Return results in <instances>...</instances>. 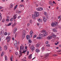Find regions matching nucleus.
Returning a JSON list of instances; mask_svg holds the SVG:
<instances>
[{"label":"nucleus","instance_id":"f257e3e1","mask_svg":"<svg viewBox=\"0 0 61 61\" xmlns=\"http://www.w3.org/2000/svg\"><path fill=\"white\" fill-rule=\"evenodd\" d=\"M52 37H53L54 38H56V36L53 33H51V36H48L47 37V39L49 40L50 39H51L52 38Z\"/></svg>","mask_w":61,"mask_h":61},{"label":"nucleus","instance_id":"f03ea898","mask_svg":"<svg viewBox=\"0 0 61 61\" xmlns=\"http://www.w3.org/2000/svg\"><path fill=\"white\" fill-rule=\"evenodd\" d=\"M58 25V23L56 21H55L54 23H52L51 24V25L52 27H55V26Z\"/></svg>","mask_w":61,"mask_h":61},{"label":"nucleus","instance_id":"7ed1b4c3","mask_svg":"<svg viewBox=\"0 0 61 61\" xmlns=\"http://www.w3.org/2000/svg\"><path fill=\"white\" fill-rule=\"evenodd\" d=\"M24 46H20V50L19 52H20V55H21L22 54V52L21 51H22H22H23L24 49Z\"/></svg>","mask_w":61,"mask_h":61},{"label":"nucleus","instance_id":"20e7f679","mask_svg":"<svg viewBox=\"0 0 61 61\" xmlns=\"http://www.w3.org/2000/svg\"><path fill=\"white\" fill-rule=\"evenodd\" d=\"M35 15H36V17H38L39 15V12L37 11H35L34 12Z\"/></svg>","mask_w":61,"mask_h":61},{"label":"nucleus","instance_id":"39448f33","mask_svg":"<svg viewBox=\"0 0 61 61\" xmlns=\"http://www.w3.org/2000/svg\"><path fill=\"white\" fill-rule=\"evenodd\" d=\"M36 10L38 11H42L43 10V8L42 7L38 8L36 9Z\"/></svg>","mask_w":61,"mask_h":61},{"label":"nucleus","instance_id":"423d86ee","mask_svg":"<svg viewBox=\"0 0 61 61\" xmlns=\"http://www.w3.org/2000/svg\"><path fill=\"white\" fill-rule=\"evenodd\" d=\"M7 37V38L8 40H7V42H9L10 41V39H11V38L10 36H8Z\"/></svg>","mask_w":61,"mask_h":61},{"label":"nucleus","instance_id":"0eeeda50","mask_svg":"<svg viewBox=\"0 0 61 61\" xmlns=\"http://www.w3.org/2000/svg\"><path fill=\"white\" fill-rule=\"evenodd\" d=\"M23 35H24L25 36V34L26 33V31H25V30H23V32H22Z\"/></svg>","mask_w":61,"mask_h":61},{"label":"nucleus","instance_id":"6e6552de","mask_svg":"<svg viewBox=\"0 0 61 61\" xmlns=\"http://www.w3.org/2000/svg\"><path fill=\"white\" fill-rule=\"evenodd\" d=\"M17 30V29L16 28H14L13 30L14 34H15V32H16V31Z\"/></svg>","mask_w":61,"mask_h":61},{"label":"nucleus","instance_id":"1a4fd4ad","mask_svg":"<svg viewBox=\"0 0 61 61\" xmlns=\"http://www.w3.org/2000/svg\"><path fill=\"white\" fill-rule=\"evenodd\" d=\"M43 21L44 22H46V18L45 17H43Z\"/></svg>","mask_w":61,"mask_h":61},{"label":"nucleus","instance_id":"9d476101","mask_svg":"<svg viewBox=\"0 0 61 61\" xmlns=\"http://www.w3.org/2000/svg\"><path fill=\"white\" fill-rule=\"evenodd\" d=\"M37 20L39 21V22H42V19H40V18H38L37 19Z\"/></svg>","mask_w":61,"mask_h":61},{"label":"nucleus","instance_id":"9b49d317","mask_svg":"<svg viewBox=\"0 0 61 61\" xmlns=\"http://www.w3.org/2000/svg\"><path fill=\"white\" fill-rule=\"evenodd\" d=\"M30 48L32 50H34L35 49V47L34 46H30Z\"/></svg>","mask_w":61,"mask_h":61},{"label":"nucleus","instance_id":"f8f14e48","mask_svg":"<svg viewBox=\"0 0 61 61\" xmlns=\"http://www.w3.org/2000/svg\"><path fill=\"white\" fill-rule=\"evenodd\" d=\"M17 41H15L14 42V44L15 45V46H17Z\"/></svg>","mask_w":61,"mask_h":61},{"label":"nucleus","instance_id":"ddd939ff","mask_svg":"<svg viewBox=\"0 0 61 61\" xmlns=\"http://www.w3.org/2000/svg\"><path fill=\"white\" fill-rule=\"evenodd\" d=\"M35 51L37 53H39V52H40V50L38 49H36L35 50Z\"/></svg>","mask_w":61,"mask_h":61},{"label":"nucleus","instance_id":"4468645a","mask_svg":"<svg viewBox=\"0 0 61 61\" xmlns=\"http://www.w3.org/2000/svg\"><path fill=\"white\" fill-rule=\"evenodd\" d=\"M26 39L27 40H29L30 39V37L29 35H27L26 36Z\"/></svg>","mask_w":61,"mask_h":61},{"label":"nucleus","instance_id":"2eb2a0df","mask_svg":"<svg viewBox=\"0 0 61 61\" xmlns=\"http://www.w3.org/2000/svg\"><path fill=\"white\" fill-rule=\"evenodd\" d=\"M32 54H30L29 56L28 57V58L29 59H31V58H32Z\"/></svg>","mask_w":61,"mask_h":61},{"label":"nucleus","instance_id":"dca6fc26","mask_svg":"<svg viewBox=\"0 0 61 61\" xmlns=\"http://www.w3.org/2000/svg\"><path fill=\"white\" fill-rule=\"evenodd\" d=\"M32 17L33 18V19H34V18H36V15H35V14H33L32 15Z\"/></svg>","mask_w":61,"mask_h":61},{"label":"nucleus","instance_id":"f3484780","mask_svg":"<svg viewBox=\"0 0 61 61\" xmlns=\"http://www.w3.org/2000/svg\"><path fill=\"white\" fill-rule=\"evenodd\" d=\"M39 36H41V37H43L44 36V34H40L39 35Z\"/></svg>","mask_w":61,"mask_h":61},{"label":"nucleus","instance_id":"a211bd4d","mask_svg":"<svg viewBox=\"0 0 61 61\" xmlns=\"http://www.w3.org/2000/svg\"><path fill=\"white\" fill-rule=\"evenodd\" d=\"M48 35V33L46 32H45V33L44 34V36H47Z\"/></svg>","mask_w":61,"mask_h":61},{"label":"nucleus","instance_id":"6ab92c4d","mask_svg":"<svg viewBox=\"0 0 61 61\" xmlns=\"http://www.w3.org/2000/svg\"><path fill=\"white\" fill-rule=\"evenodd\" d=\"M4 48L5 50H6L7 48V46H5L4 47Z\"/></svg>","mask_w":61,"mask_h":61},{"label":"nucleus","instance_id":"aec40b11","mask_svg":"<svg viewBox=\"0 0 61 61\" xmlns=\"http://www.w3.org/2000/svg\"><path fill=\"white\" fill-rule=\"evenodd\" d=\"M33 33V31L32 30H31L30 32V34H32Z\"/></svg>","mask_w":61,"mask_h":61},{"label":"nucleus","instance_id":"412c9836","mask_svg":"<svg viewBox=\"0 0 61 61\" xmlns=\"http://www.w3.org/2000/svg\"><path fill=\"white\" fill-rule=\"evenodd\" d=\"M37 39H42V37H36Z\"/></svg>","mask_w":61,"mask_h":61},{"label":"nucleus","instance_id":"4be33fe9","mask_svg":"<svg viewBox=\"0 0 61 61\" xmlns=\"http://www.w3.org/2000/svg\"><path fill=\"white\" fill-rule=\"evenodd\" d=\"M4 31H1V33H0V35L2 36L3 34H4Z\"/></svg>","mask_w":61,"mask_h":61},{"label":"nucleus","instance_id":"5701e85b","mask_svg":"<svg viewBox=\"0 0 61 61\" xmlns=\"http://www.w3.org/2000/svg\"><path fill=\"white\" fill-rule=\"evenodd\" d=\"M2 16H1V14L0 12V21L2 20Z\"/></svg>","mask_w":61,"mask_h":61},{"label":"nucleus","instance_id":"b1692460","mask_svg":"<svg viewBox=\"0 0 61 61\" xmlns=\"http://www.w3.org/2000/svg\"><path fill=\"white\" fill-rule=\"evenodd\" d=\"M21 11H17L16 12V13H20Z\"/></svg>","mask_w":61,"mask_h":61},{"label":"nucleus","instance_id":"393cba45","mask_svg":"<svg viewBox=\"0 0 61 61\" xmlns=\"http://www.w3.org/2000/svg\"><path fill=\"white\" fill-rule=\"evenodd\" d=\"M24 6V5L23 4H21L19 5L20 8H21V7H23Z\"/></svg>","mask_w":61,"mask_h":61},{"label":"nucleus","instance_id":"a878e982","mask_svg":"<svg viewBox=\"0 0 61 61\" xmlns=\"http://www.w3.org/2000/svg\"><path fill=\"white\" fill-rule=\"evenodd\" d=\"M49 56V54H47L46 55V56L45 57V58H47V56Z\"/></svg>","mask_w":61,"mask_h":61},{"label":"nucleus","instance_id":"bb28decb","mask_svg":"<svg viewBox=\"0 0 61 61\" xmlns=\"http://www.w3.org/2000/svg\"><path fill=\"white\" fill-rule=\"evenodd\" d=\"M10 6L11 8H12L13 6V5L12 4H11L10 5Z\"/></svg>","mask_w":61,"mask_h":61},{"label":"nucleus","instance_id":"cd10ccee","mask_svg":"<svg viewBox=\"0 0 61 61\" xmlns=\"http://www.w3.org/2000/svg\"><path fill=\"white\" fill-rule=\"evenodd\" d=\"M25 35H22V39H24V38H25Z\"/></svg>","mask_w":61,"mask_h":61},{"label":"nucleus","instance_id":"c85d7f7f","mask_svg":"<svg viewBox=\"0 0 61 61\" xmlns=\"http://www.w3.org/2000/svg\"><path fill=\"white\" fill-rule=\"evenodd\" d=\"M15 25H16V23H15L14 24L12 25V27H14L15 26Z\"/></svg>","mask_w":61,"mask_h":61},{"label":"nucleus","instance_id":"c756f323","mask_svg":"<svg viewBox=\"0 0 61 61\" xmlns=\"http://www.w3.org/2000/svg\"><path fill=\"white\" fill-rule=\"evenodd\" d=\"M53 32H56V30L55 29H54L53 30Z\"/></svg>","mask_w":61,"mask_h":61},{"label":"nucleus","instance_id":"7c9ffc66","mask_svg":"<svg viewBox=\"0 0 61 61\" xmlns=\"http://www.w3.org/2000/svg\"><path fill=\"white\" fill-rule=\"evenodd\" d=\"M5 60H7V56H5Z\"/></svg>","mask_w":61,"mask_h":61},{"label":"nucleus","instance_id":"2f4dec72","mask_svg":"<svg viewBox=\"0 0 61 61\" xmlns=\"http://www.w3.org/2000/svg\"><path fill=\"white\" fill-rule=\"evenodd\" d=\"M58 19H61V16H59L58 17Z\"/></svg>","mask_w":61,"mask_h":61},{"label":"nucleus","instance_id":"473e14b6","mask_svg":"<svg viewBox=\"0 0 61 61\" xmlns=\"http://www.w3.org/2000/svg\"><path fill=\"white\" fill-rule=\"evenodd\" d=\"M46 32V30H42L41 32L42 33H45Z\"/></svg>","mask_w":61,"mask_h":61},{"label":"nucleus","instance_id":"72a5a7b5","mask_svg":"<svg viewBox=\"0 0 61 61\" xmlns=\"http://www.w3.org/2000/svg\"><path fill=\"white\" fill-rule=\"evenodd\" d=\"M3 55H4V53H3V52H2L1 55V56H2Z\"/></svg>","mask_w":61,"mask_h":61},{"label":"nucleus","instance_id":"f704fd0d","mask_svg":"<svg viewBox=\"0 0 61 61\" xmlns=\"http://www.w3.org/2000/svg\"><path fill=\"white\" fill-rule=\"evenodd\" d=\"M16 18V16H15V15H14V17H13V19H15V18Z\"/></svg>","mask_w":61,"mask_h":61},{"label":"nucleus","instance_id":"c9c22d12","mask_svg":"<svg viewBox=\"0 0 61 61\" xmlns=\"http://www.w3.org/2000/svg\"><path fill=\"white\" fill-rule=\"evenodd\" d=\"M11 25V23H10L8 24L7 25V26H10Z\"/></svg>","mask_w":61,"mask_h":61},{"label":"nucleus","instance_id":"e433bc0d","mask_svg":"<svg viewBox=\"0 0 61 61\" xmlns=\"http://www.w3.org/2000/svg\"><path fill=\"white\" fill-rule=\"evenodd\" d=\"M28 41L29 43H32V41L30 39Z\"/></svg>","mask_w":61,"mask_h":61},{"label":"nucleus","instance_id":"4c0bfd02","mask_svg":"<svg viewBox=\"0 0 61 61\" xmlns=\"http://www.w3.org/2000/svg\"><path fill=\"white\" fill-rule=\"evenodd\" d=\"M17 5H16L15 6V8H14V9H15L16 8H17Z\"/></svg>","mask_w":61,"mask_h":61},{"label":"nucleus","instance_id":"58836bf2","mask_svg":"<svg viewBox=\"0 0 61 61\" xmlns=\"http://www.w3.org/2000/svg\"><path fill=\"white\" fill-rule=\"evenodd\" d=\"M29 36L30 37V38H32V34H30Z\"/></svg>","mask_w":61,"mask_h":61},{"label":"nucleus","instance_id":"ea45409f","mask_svg":"<svg viewBox=\"0 0 61 61\" xmlns=\"http://www.w3.org/2000/svg\"><path fill=\"white\" fill-rule=\"evenodd\" d=\"M27 50H25V51H23V52H22V53H25L26 52Z\"/></svg>","mask_w":61,"mask_h":61},{"label":"nucleus","instance_id":"a19ab883","mask_svg":"<svg viewBox=\"0 0 61 61\" xmlns=\"http://www.w3.org/2000/svg\"><path fill=\"white\" fill-rule=\"evenodd\" d=\"M36 37V35H35L33 37V38H34L35 37Z\"/></svg>","mask_w":61,"mask_h":61},{"label":"nucleus","instance_id":"79ce46f5","mask_svg":"<svg viewBox=\"0 0 61 61\" xmlns=\"http://www.w3.org/2000/svg\"><path fill=\"white\" fill-rule=\"evenodd\" d=\"M53 56H56L57 55L56 54H53Z\"/></svg>","mask_w":61,"mask_h":61},{"label":"nucleus","instance_id":"37998d69","mask_svg":"<svg viewBox=\"0 0 61 61\" xmlns=\"http://www.w3.org/2000/svg\"><path fill=\"white\" fill-rule=\"evenodd\" d=\"M50 5L51 6H53V4L52 3H51V4H50Z\"/></svg>","mask_w":61,"mask_h":61},{"label":"nucleus","instance_id":"c03bdc74","mask_svg":"<svg viewBox=\"0 0 61 61\" xmlns=\"http://www.w3.org/2000/svg\"><path fill=\"white\" fill-rule=\"evenodd\" d=\"M13 20V18H11V19L10 20V21H12Z\"/></svg>","mask_w":61,"mask_h":61},{"label":"nucleus","instance_id":"a18cd8bd","mask_svg":"<svg viewBox=\"0 0 61 61\" xmlns=\"http://www.w3.org/2000/svg\"><path fill=\"white\" fill-rule=\"evenodd\" d=\"M4 35L5 36H6L7 35V32H5Z\"/></svg>","mask_w":61,"mask_h":61},{"label":"nucleus","instance_id":"49530a36","mask_svg":"<svg viewBox=\"0 0 61 61\" xmlns=\"http://www.w3.org/2000/svg\"><path fill=\"white\" fill-rule=\"evenodd\" d=\"M29 22L30 23V24H32V21L31 20H29Z\"/></svg>","mask_w":61,"mask_h":61},{"label":"nucleus","instance_id":"de8ad7c7","mask_svg":"<svg viewBox=\"0 0 61 61\" xmlns=\"http://www.w3.org/2000/svg\"><path fill=\"white\" fill-rule=\"evenodd\" d=\"M49 42H48V41H46V44H48Z\"/></svg>","mask_w":61,"mask_h":61},{"label":"nucleus","instance_id":"09e8293b","mask_svg":"<svg viewBox=\"0 0 61 61\" xmlns=\"http://www.w3.org/2000/svg\"><path fill=\"white\" fill-rule=\"evenodd\" d=\"M40 45L39 44H36V46H40Z\"/></svg>","mask_w":61,"mask_h":61},{"label":"nucleus","instance_id":"8fccbe9b","mask_svg":"<svg viewBox=\"0 0 61 61\" xmlns=\"http://www.w3.org/2000/svg\"><path fill=\"white\" fill-rule=\"evenodd\" d=\"M58 44V42H57V43H55V45H57Z\"/></svg>","mask_w":61,"mask_h":61},{"label":"nucleus","instance_id":"3c124183","mask_svg":"<svg viewBox=\"0 0 61 61\" xmlns=\"http://www.w3.org/2000/svg\"><path fill=\"white\" fill-rule=\"evenodd\" d=\"M46 12H45L44 13V14L45 15H46Z\"/></svg>","mask_w":61,"mask_h":61},{"label":"nucleus","instance_id":"603ef678","mask_svg":"<svg viewBox=\"0 0 61 61\" xmlns=\"http://www.w3.org/2000/svg\"><path fill=\"white\" fill-rule=\"evenodd\" d=\"M5 21V19H3L2 20V22H4Z\"/></svg>","mask_w":61,"mask_h":61},{"label":"nucleus","instance_id":"864d4df0","mask_svg":"<svg viewBox=\"0 0 61 61\" xmlns=\"http://www.w3.org/2000/svg\"><path fill=\"white\" fill-rule=\"evenodd\" d=\"M6 21L8 22V21H9V20L8 19H6Z\"/></svg>","mask_w":61,"mask_h":61},{"label":"nucleus","instance_id":"5fc2aeb1","mask_svg":"<svg viewBox=\"0 0 61 61\" xmlns=\"http://www.w3.org/2000/svg\"><path fill=\"white\" fill-rule=\"evenodd\" d=\"M29 25H30V24L29 23H28L27 24V26H29Z\"/></svg>","mask_w":61,"mask_h":61},{"label":"nucleus","instance_id":"6e6d98bb","mask_svg":"<svg viewBox=\"0 0 61 61\" xmlns=\"http://www.w3.org/2000/svg\"><path fill=\"white\" fill-rule=\"evenodd\" d=\"M42 50H44V49H45V47H43L42 48Z\"/></svg>","mask_w":61,"mask_h":61},{"label":"nucleus","instance_id":"4d7b16f0","mask_svg":"<svg viewBox=\"0 0 61 61\" xmlns=\"http://www.w3.org/2000/svg\"><path fill=\"white\" fill-rule=\"evenodd\" d=\"M22 61H26L24 59L22 60Z\"/></svg>","mask_w":61,"mask_h":61},{"label":"nucleus","instance_id":"13d9d810","mask_svg":"<svg viewBox=\"0 0 61 61\" xmlns=\"http://www.w3.org/2000/svg\"><path fill=\"white\" fill-rule=\"evenodd\" d=\"M25 48L26 50L27 49V46H25Z\"/></svg>","mask_w":61,"mask_h":61},{"label":"nucleus","instance_id":"bf43d9fd","mask_svg":"<svg viewBox=\"0 0 61 61\" xmlns=\"http://www.w3.org/2000/svg\"><path fill=\"white\" fill-rule=\"evenodd\" d=\"M53 4H56V3H55V1H53Z\"/></svg>","mask_w":61,"mask_h":61},{"label":"nucleus","instance_id":"052dcab7","mask_svg":"<svg viewBox=\"0 0 61 61\" xmlns=\"http://www.w3.org/2000/svg\"><path fill=\"white\" fill-rule=\"evenodd\" d=\"M29 51H28L27 52V55H28V53H29Z\"/></svg>","mask_w":61,"mask_h":61},{"label":"nucleus","instance_id":"680f3d73","mask_svg":"<svg viewBox=\"0 0 61 61\" xmlns=\"http://www.w3.org/2000/svg\"><path fill=\"white\" fill-rule=\"evenodd\" d=\"M13 56H11V57L10 58L13 59Z\"/></svg>","mask_w":61,"mask_h":61},{"label":"nucleus","instance_id":"e2e57ef3","mask_svg":"<svg viewBox=\"0 0 61 61\" xmlns=\"http://www.w3.org/2000/svg\"><path fill=\"white\" fill-rule=\"evenodd\" d=\"M51 3H52V2H51V1H49V4H51Z\"/></svg>","mask_w":61,"mask_h":61},{"label":"nucleus","instance_id":"0e129e2a","mask_svg":"<svg viewBox=\"0 0 61 61\" xmlns=\"http://www.w3.org/2000/svg\"><path fill=\"white\" fill-rule=\"evenodd\" d=\"M50 46V45L49 44L46 45V46Z\"/></svg>","mask_w":61,"mask_h":61},{"label":"nucleus","instance_id":"69168bd1","mask_svg":"<svg viewBox=\"0 0 61 61\" xmlns=\"http://www.w3.org/2000/svg\"><path fill=\"white\" fill-rule=\"evenodd\" d=\"M20 17H21V16H19L18 17V19H19V18H20Z\"/></svg>","mask_w":61,"mask_h":61},{"label":"nucleus","instance_id":"338daca9","mask_svg":"<svg viewBox=\"0 0 61 61\" xmlns=\"http://www.w3.org/2000/svg\"><path fill=\"white\" fill-rule=\"evenodd\" d=\"M15 54H16V55H17V53L16 52H15Z\"/></svg>","mask_w":61,"mask_h":61},{"label":"nucleus","instance_id":"774afa93","mask_svg":"<svg viewBox=\"0 0 61 61\" xmlns=\"http://www.w3.org/2000/svg\"><path fill=\"white\" fill-rule=\"evenodd\" d=\"M12 40H15V39H14V38L13 37L12 38Z\"/></svg>","mask_w":61,"mask_h":61}]
</instances>
